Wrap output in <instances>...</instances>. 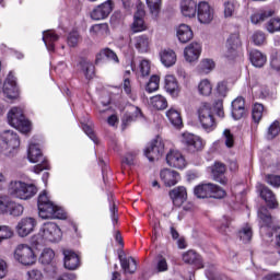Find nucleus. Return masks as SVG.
Returning <instances> with one entry per match:
<instances>
[{
    "mask_svg": "<svg viewBox=\"0 0 280 280\" xmlns=\"http://www.w3.org/2000/svg\"><path fill=\"white\" fill-rule=\"evenodd\" d=\"M276 11L270 7H266L260 9L258 12L254 13L250 16V21L254 25H258V23H264V21H268L271 16H275Z\"/></svg>",
    "mask_w": 280,
    "mask_h": 280,
    "instance_id": "obj_26",
    "label": "nucleus"
},
{
    "mask_svg": "<svg viewBox=\"0 0 280 280\" xmlns=\"http://www.w3.org/2000/svg\"><path fill=\"white\" fill-rule=\"evenodd\" d=\"M238 236L243 244H248L253 240V229L250 226H245L238 232Z\"/></svg>",
    "mask_w": 280,
    "mask_h": 280,
    "instance_id": "obj_54",
    "label": "nucleus"
},
{
    "mask_svg": "<svg viewBox=\"0 0 280 280\" xmlns=\"http://www.w3.org/2000/svg\"><path fill=\"white\" fill-rule=\"evenodd\" d=\"M166 117L171 121L175 128H179V126H183V118L180 117V113L178 110L171 108L166 112Z\"/></svg>",
    "mask_w": 280,
    "mask_h": 280,
    "instance_id": "obj_40",
    "label": "nucleus"
},
{
    "mask_svg": "<svg viewBox=\"0 0 280 280\" xmlns=\"http://www.w3.org/2000/svg\"><path fill=\"white\" fill-rule=\"evenodd\" d=\"M164 89L172 97H178L180 93V88L178 86V81L172 74H168L164 79Z\"/></svg>",
    "mask_w": 280,
    "mask_h": 280,
    "instance_id": "obj_30",
    "label": "nucleus"
},
{
    "mask_svg": "<svg viewBox=\"0 0 280 280\" xmlns=\"http://www.w3.org/2000/svg\"><path fill=\"white\" fill-rule=\"evenodd\" d=\"M266 30L269 34H275V32H280V18H272L266 24Z\"/></svg>",
    "mask_w": 280,
    "mask_h": 280,
    "instance_id": "obj_53",
    "label": "nucleus"
},
{
    "mask_svg": "<svg viewBox=\"0 0 280 280\" xmlns=\"http://www.w3.org/2000/svg\"><path fill=\"white\" fill-rule=\"evenodd\" d=\"M184 264H188L189 266H194L195 268H205V264L202 262V256H200L196 250H188L183 254Z\"/></svg>",
    "mask_w": 280,
    "mask_h": 280,
    "instance_id": "obj_25",
    "label": "nucleus"
},
{
    "mask_svg": "<svg viewBox=\"0 0 280 280\" xmlns=\"http://www.w3.org/2000/svg\"><path fill=\"white\" fill-rule=\"evenodd\" d=\"M142 113H141V108L137 107V106H130V112H126L122 116V129L126 130V128H128V126H130V124H132V121H137V119H139V117H141Z\"/></svg>",
    "mask_w": 280,
    "mask_h": 280,
    "instance_id": "obj_28",
    "label": "nucleus"
},
{
    "mask_svg": "<svg viewBox=\"0 0 280 280\" xmlns=\"http://www.w3.org/2000/svg\"><path fill=\"white\" fill-rule=\"evenodd\" d=\"M3 91L9 100H16V97H19V90L16 89V78H14L12 72L9 73L8 78L4 81Z\"/></svg>",
    "mask_w": 280,
    "mask_h": 280,
    "instance_id": "obj_20",
    "label": "nucleus"
},
{
    "mask_svg": "<svg viewBox=\"0 0 280 280\" xmlns=\"http://www.w3.org/2000/svg\"><path fill=\"white\" fill-rule=\"evenodd\" d=\"M14 259L23 266H33V264H36V254L28 245L20 244L14 250Z\"/></svg>",
    "mask_w": 280,
    "mask_h": 280,
    "instance_id": "obj_6",
    "label": "nucleus"
},
{
    "mask_svg": "<svg viewBox=\"0 0 280 280\" xmlns=\"http://www.w3.org/2000/svg\"><path fill=\"white\" fill-rule=\"evenodd\" d=\"M180 143L188 152L191 153L200 152V150H202V139L194 133H182Z\"/></svg>",
    "mask_w": 280,
    "mask_h": 280,
    "instance_id": "obj_11",
    "label": "nucleus"
},
{
    "mask_svg": "<svg viewBox=\"0 0 280 280\" xmlns=\"http://www.w3.org/2000/svg\"><path fill=\"white\" fill-rule=\"evenodd\" d=\"M260 197L265 200L269 209H277V207H279L275 192H272V190L267 186H260Z\"/></svg>",
    "mask_w": 280,
    "mask_h": 280,
    "instance_id": "obj_31",
    "label": "nucleus"
},
{
    "mask_svg": "<svg viewBox=\"0 0 280 280\" xmlns=\"http://www.w3.org/2000/svg\"><path fill=\"white\" fill-rule=\"evenodd\" d=\"M235 12V5L232 2H225L224 3V16H233V13Z\"/></svg>",
    "mask_w": 280,
    "mask_h": 280,
    "instance_id": "obj_64",
    "label": "nucleus"
},
{
    "mask_svg": "<svg viewBox=\"0 0 280 280\" xmlns=\"http://www.w3.org/2000/svg\"><path fill=\"white\" fill-rule=\"evenodd\" d=\"M270 67L275 71H280V51L272 49L270 54Z\"/></svg>",
    "mask_w": 280,
    "mask_h": 280,
    "instance_id": "obj_52",
    "label": "nucleus"
},
{
    "mask_svg": "<svg viewBox=\"0 0 280 280\" xmlns=\"http://www.w3.org/2000/svg\"><path fill=\"white\" fill-rule=\"evenodd\" d=\"M163 152H165V144L161 138L153 139L149 145L144 150V156L150 161V163H154V161H159L163 156Z\"/></svg>",
    "mask_w": 280,
    "mask_h": 280,
    "instance_id": "obj_10",
    "label": "nucleus"
},
{
    "mask_svg": "<svg viewBox=\"0 0 280 280\" xmlns=\"http://www.w3.org/2000/svg\"><path fill=\"white\" fill-rule=\"evenodd\" d=\"M27 159L31 163H38L42 161L40 164L34 166L35 174H40L44 170H49V163L43 160V152L38 144H30L27 151Z\"/></svg>",
    "mask_w": 280,
    "mask_h": 280,
    "instance_id": "obj_7",
    "label": "nucleus"
},
{
    "mask_svg": "<svg viewBox=\"0 0 280 280\" xmlns=\"http://www.w3.org/2000/svg\"><path fill=\"white\" fill-rule=\"evenodd\" d=\"M168 196L175 207H182L183 202L187 200V189L178 186L168 192Z\"/></svg>",
    "mask_w": 280,
    "mask_h": 280,
    "instance_id": "obj_24",
    "label": "nucleus"
},
{
    "mask_svg": "<svg viewBox=\"0 0 280 280\" xmlns=\"http://www.w3.org/2000/svg\"><path fill=\"white\" fill-rule=\"evenodd\" d=\"M133 45L138 51L145 54L150 47V37L148 35H139L133 38Z\"/></svg>",
    "mask_w": 280,
    "mask_h": 280,
    "instance_id": "obj_37",
    "label": "nucleus"
},
{
    "mask_svg": "<svg viewBox=\"0 0 280 280\" xmlns=\"http://www.w3.org/2000/svg\"><path fill=\"white\" fill-rule=\"evenodd\" d=\"M258 220L260 224V234L267 237H272V231H275V224L272 222V215L268 208L260 207L258 209Z\"/></svg>",
    "mask_w": 280,
    "mask_h": 280,
    "instance_id": "obj_9",
    "label": "nucleus"
},
{
    "mask_svg": "<svg viewBox=\"0 0 280 280\" xmlns=\"http://www.w3.org/2000/svg\"><path fill=\"white\" fill-rule=\"evenodd\" d=\"M197 115L203 130L207 132H212V130H215L218 122H215V116L213 115V108L211 107V104H201L197 110Z\"/></svg>",
    "mask_w": 280,
    "mask_h": 280,
    "instance_id": "obj_4",
    "label": "nucleus"
},
{
    "mask_svg": "<svg viewBox=\"0 0 280 280\" xmlns=\"http://www.w3.org/2000/svg\"><path fill=\"white\" fill-rule=\"evenodd\" d=\"M252 40L254 45L260 47V45H264V43H266V34L261 31H256L252 36Z\"/></svg>",
    "mask_w": 280,
    "mask_h": 280,
    "instance_id": "obj_56",
    "label": "nucleus"
},
{
    "mask_svg": "<svg viewBox=\"0 0 280 280\" xmlns=\"http://www.w3.org/2000/svg\"><path fill=\"white\" fill-rule=\"evenodd\" d=\"M249 56V62L253 65V67H256V69H261L268 62V57L264 52L257 49H252L248 52Z\"/></svg>",
    "mask_w": 280,
    "mask_h": 280,
    "instance_id": "obj_29",
    "label": "nucleus"
},
{
    "mask_svg": "<svg viewBox=\"0 0 280 280\" xmlns=\"http://www.w3.org/2000/svg\"><path fill=\"white\" fill-rule=\"evenodd\" d=\"M242 47V40L240 39L238 33H233L226 40V52L224 54L225 58H234L237 55V49Z\"/></svg>",
    "mask_w": 280,
    "mask_h": 280,
    "instance_id": "obj_17",
    "label": "nucleus"
},
{
    "mask_svg": "<svg viewBox=\"0 0 280 280\" xmlns=\"http://www.w3.org/2000/svg\"><path fill=\"white\" fill-rule=\"evenodd\" d=\"M266 180L271 187H280V175H266Z\"/></svg>",
    "mask_w": 280,
    "mask_h": 280,
    "instance_id": "obj_62",
    "label": "nucleus"
},
{
    "mask_svg": "<svg viewBox=\"0 0 280 280\" xmlns=\"http://www.w3.org/2000/svg\"><path fill=\"white\" fill-rule=\"evenodd\" d=\"M63 266L67 270H78L80 268V256L71 249H63Z\"/></svg>",
    "mask_w": 280,
    "mask_h": 280,
    "instance_id": "obj_18",
    "label": "nucleus"
},
{
    "mask_svg": "<svg viewBox=\"0 0 280 280\" xmlns=\"http://www.w3.org/2000/svg\"><path fill=\"white\" fill-rule=\"evenodd\" d=\"M132 32H145L148 30V26H145V22L143 21V18L138 16V14L133 18V23L131 26Z\"/></svg>",
    "mask_w": 280,
    "mask_h": 280,
    "instance_id": "obj_47",
    "label": "nucleus"
},
{
    "mask_svg": "<svg viewBox=\"0 0 280 280\" xmlns=\"http://www.w3.org/2000/svg\"><path fill=\"white\" fill-rule=\"evenodd\" d=\"M113 12V0H107L91 12L93 21H104Z\"/></svg>",
    "mask_w": 280,
    "mask_h": 280,
    "instance_id": "obj_14",
    "label": "nucleus"
},
{
    "mask_svg": "<svg viewBox=\"0 0 280 280\" xmlns=\"http://www.w3.org/2000/svg\"><path fill=\"white\" fill-rule=\"evenodd\" d=\"M82 130L85 132L86 136L94 142L97 143V136H95V131L89 125H82Z\"/></svg>",
    "mask_w": 280,
    "mask_h": 280,
    "instance_id": "obj_63",
    "label": "nucleus"
},
{
    "mask_svg": "<svg viewBox=\"0 0 280 280\" xmlns=\"http://www.w3.org/2000/svg\"><path fill=\"white\" fill-rule=\"evenodd\" d=\"M8 121L10 126L20 130V132H23L24 135H27V132L32 130V122L25 118L23 109L20 107H12L10 109L8 113Z\"/></svg>",
    "mask_w": 280,
    "mask_h": 280,
    "instance_id": "obj_3",
    "label": "nucleus"
},
{
    "mask_svg": "<svg viewBox=\"0 0 280 280\" xmlns=\"http://www.w3.org/2000/svg\"><path fill=\"white\" fill-rule=\"evenodd\" d=\"M104 58H107V60H112V62L119 65V57H117V54L113 51L110 48H105L96 55V65H100V62H102Z\"/></svg>",
    "mask_w": 280,
    "mask_h": 280,
    "instance_id": "obj_35",
    "label": "nucleus"
},
{
    "mask_svg": "<svg viewBox=\"0 0 280 280\" xmlns=\"http://www.w3.org/2000/svg\"><path fill=\"white\" fill-rule=\"evenodd\" d=\"M14 235V232L10 226L0 225V244L3 240H10Z\"/></svg>",
    "mask_w": 280,
    "mask_h": 280,
    "instance_id": "obj_57",
    "label": "nucleus"
},
{
    "mask_svg": "<svg viewBox=\"0 0 280 280\" xmlns=\"http://www.w3.org/2000/svg\"><path fill=\"white\" fill-rule=\"evenodd\" d=\"M265 113H266V109L264 108V104L255 103L253 105V109H252V119H253L254 124H259V121H261Z\"/></svg>",
    "mask_w": 280,
    "mask_h": 280,
    "instance_id": "obj_39",
    "label": "nucleus"
},
{
    "mask_svg": "<svg viewBox=\"0 0 280 280\" xmlns=\"http://www.w3.org/2000/svg\"><path fill=\"white\" fill-rule=\"evenodd\" d=\"M54 257H56L54 249L45 248L39 257V261L47 266L50 261H54Z\"/></svg>",
    "mask_w": 280,
    "mask_h": 280,
    "instance_id": "obj_51",
    "label": "nucleus"
},
{
    "mask_svg": "<svg viewBox=\"0 0 280 280\" xmlns=\"http://www.w3.org/2000/svg\"><path fill=\"white\" fill-rule=\"evenodd\" d=\"M151 106L156 108V110H165V108H167V100L162 95L152 96Z\"/></svg>",
    "mask_w": 280,
    "mask_h": 280,
    "instance_id": "obj_43",
    "label": "nucleus"
},
{
    "mask_svg": "<svg viewBox=\"0 0 280 280\" xmlns=\"http://www.w3.org/2000/svg\"><path fill=\"white\" fill-rule=\"evenodd\" d=\"M156 270L158 272H167L168 270L167 259L163 255L158 256Z\"/></svg>",
    "mask_w": 280,
    "mask_h": 280,
    "instance_id": "obj_58",
    "label": "nucleus"
},
{
    "mask_svg": "<svg viewBox=\"0 0 280 280\" xmlns=\"http://www.w3.org/2000/svg\"><path fill=\"white\" fill-rule=\"evenodd\" d=\"M222 139L226 148H233L235 145V136L231 132V129H224Z\"/></svg>",
    "mask_w": 280,
    "mask_h": 280,
    "instance_id": "obj_55",
    "label": "nucleus"
},
{
    "mask_svg": "<svg viewBox=\"0 0 280 280\" xmlns=\"http://www.w3.org/2000/svg\"><path fill=\"white\" fill-rule=\"evenodd\" d=\"M161 1L162 0H147V5L153 19H156V16H159V13L161 12Z\"/></svg>",
    "mask_w": 280,
    "mask_h": 280,
    "instance_id": "obj_48",
    "label": "nucleus"
},
{
    "mask_svg": "<svg viewBox=\"0 0 280 280\" xmlns=\"http://www.w3.org/2000/svg\"><path fill=\"white\" fill-rule=\"evenodd\" d=\"M280 135V121L275 120L267 129L266 139L268 141H272V139H276V137H279Z\"/></svg>",
    "mask_w": 280,
    "mask_h": 280,
    "instance_id": "obj_42",
    "label": "nucleus"
},
{
    "mask_svg": "<svg viewBox=\"0 0 280 280\" xmlns=\"http://www.w3.org/2000/svg\"><path fill=\"white\" fill-rule=\"evenodd\" d=\"M24 211H25V208L23 207V205L11 199V203L8 210L9 215H12L13 218H21Z\"/></svg>",
    "mask_w": 280,
    "mask_h": 280,
    "instance_id": "obj_41",
    "label": "nucleus"
},
{
    "mask_svg": "<svg viewBox=\"0 0 280 280\" xmlns=\"http://www.w3.org/2000/svg\"><path fill=\"white\" fill-rule=\"evenodd\" d=\"M37 207L39 211V218L43 220H63V218H67L65 210L49 200L46 191L39 194L37 199Z\"/></svg>",
    "mask_w": 280,
    "mask_h": 280,
    "instance_id": "obj_1",
    "label": "nucleus"
},
{
    "mask_svg": "<svg viewBox=\"0 0 280 280\" xmlns=\"http://www.w3.org/2000/svg\"><path fill=\"white\" fill-rule=\"evenodd\" d=\"M77 67L83 73L85 80H93L95 78V66L90 60L81 59Z\"/></svg>",
    "mask_w": 280,
    "mask_h": 280,
    "instance_id": "obj_27",
    "label": "nucleus"
},
{
    "mask_svg": "<svg viewBox=\"0 0 280 280\" xmlns=\"http://www.w3.org/2000/svg\"><path fill=\"white\" fill-rule=\"evenodd\" d=\"M91 32L98 35L106 34L108 32V24H95L92 26Z\"/></svg>",
    "mask_w": 280,
    "mask_h": 280,
    "instance_id": "obj_61",
    "label": "nucleus"
},
{
    "mask_svg": "<svg viewBox=\"0 0 280 280\" xmlns=\"http://www.w3.org/2000/svg\"><path fill=\"white\" fill-rule=\"evenodd\" d=\"M161 62L164 67H174L176 65V52L172 49H165L160 54Z\"/></svg>",
    "mask_w": 280,
    "mask_h": 280,
    "instance_id": "obj_36",
    "label": "nucleus"
},
{
    "mask_svg": "<svg viewBox=\"0 0 280 280\" xmlns=\"http://www.w3.org/2000/svg\"><path fill=\"white\" fill-rule=\"evenodd\" d=\"M177 38L180 43H189L194 38V32L187 24H180L177 30Z\"/></svg>",
    "mask_w": 280,
    "mask_h": 280,
    "instance_id": "obj_34",
    "label": "nucleus"
},
{
    "mask_svg": "<svg viewBox=\"0 0 280 280\" xmlns=\"http://www.w3.org/2000/svg\"><path fill=\"white\" fill-rule=\"evenodd\" d=\"M80 40V34L77 31H72L68 35L69 47H77Z\"/></svg>",
    "mask_w": 280,
    "mask_h": 280,
    "instance_id": "obj_59",
    "label": "nucleus"
},
{
    "mask_svg": "<svg viewBox=\"0 0 280 280\" xmlns=\"http://www.w3.org/2000/svg\"><path fill=\"white\" fill-rule=\"evenodd\" d=\"M26 275L28 280H43V271L40 269H31Z\"/></svg>",
    "mask_w": 280,
    "mask_h": 280,
    "instance_id": "obj_60",
    "label": "nucleus"
},
{
    "mask_svg": "<svg viewBox=\"0 0 280 280\" xmlns=\"http://www.w3.org/2000/svg\"><path fill=\"white\" fill-rule=\"evenodd\" d=\"M215 16V11L211 5L208 4V2H199L197 7V19L199 23L203 25H209L211 21H213V18Z\"/></svg>",
    "mask_w": 280,
    "mask_h": 280,
    "instance_id": "obj_13",
    "label": "nucleus"
},
{
    "mask_svg": "<svg viewBox=\"0 0 280 280\" xmlns=\"http://www.w3.org/2000/svg\"><path fill=\"white\" fill-rule=\"evenodd\" d=\"M0 141L1 145L4 150H9V152H12V150H16L19 145H21V140H19V135L12 130H4L0 135Z\"/></svg>",
    "mask_w": 280,
    "mask_h": 280,
    "instance_id": "obj_12",
    "label": "nucleus"
},
{
    "mask_svg": "<svg viewBox=\"0 0 280 280\" xmlns=\"http://www.w3.org/2000/svg\"><path fill=\"white\" fill-rule=\"evenodd\" d=\"M150 61L142 60L139 63V72H138V80H145V78H150Z\"/></svg>",
    "mask_w": 280,
    "mask_h": 280,
    "instance_id": "obj_44",
    "label": "nucleus"
},
{
    "mask_svg": "<svg viewBox=\"0 0 280 280\" xmlns=\"http://www.w3.org/2000/svg\"><path fill=\"white\" fill-rule=\"evenodd\" d=\"M58 35L54 31L44 32L43 42L45 43L48 51H56V45Z\"/></svg>",
    "mask_w": 280,
    "mask_h": 280,
    "instance_id": "obj_38",
    "label": "nucleus"
},
{
    "mask_svg": "<svg viewBox=\"0 0 280 280\" xmlns=\"http://www.w3.org/2000/svg\"><path fill=\"white\" fill-rule=\"evenodd\" d=\"M198 91L200 95H205L206 97L211 95V91H213V86L211 85V82L207 79L200 81L198 85Z\"/></svg>",
    "mask_w": 280,
    "mask_h": 280,
    "instance_id": "obj_49",
    "label": "nucleus"
},
{
    "mask_svg": "<svg viewBox=\"0 0 280 280\" xmlns=\"http://www.w3.org/2000/svg\"><path fill=\"white\" fill-rule=\"evenodd\" d=\"M232 117L233 119H242L246 117V101L238 96L232 102Z\"/></svg>",
    "mask_w": 280,
    "mask_h": 280,
    "instance_id": "obj_22",
    "label": "nucleus"
},
{
    "mask_svg": "<svg viewBox=\"0 0 280 280\" xmlns=\"http://www.w3.org/2000/svg\"><path fill=\"white\" fill-rule=\"evenodd\" d=\"M166 163L170 167H175L176 170H185L187 167V161L179 151H170L166 155Z\"/></svg>",
    "mask_w": 280,
    "mask_h": 280,
    "instance_id": "obj_16",
    "label": "nucleus"
},
{
    "mask_svg": "<svg viewBox=\"0 0 280 280\" xmlns=\"http://www.w3.org/2000/svg\"><path fill=\"white\" fill-rule=\"evenodd\" d=\"M9 194L19 200H31L38 194V187L33 183H25L23 180H14L9 185Z\"/></svg>",
    "mask_w": 280,
    "mask_h": 280,
    "instance_id": "obj_2",
    "label": "nucleus"
},
{
    "mask_svg": "<svg viewBox=\"0 0 280 280\" xmlns=\"http://www.w3.org/2000/svg\"><path fill=\"white\" fill-rule=\"evenodd\" d=\"M34 229H36V219L23 218L16 225V233L20 237H27L30 233L34 232Z\"/></svg>",
    "mask_w": 280,
    "mask_h": 280,
    "instance_id": "obj_15",
    "label": "nucleus"
},
{
    "mask_svg": "<svg viewBox=\"0 0 280 280\" xmlns=\"http://www.w3.org/2000/svg\"><path fill=\"white\" fill-rule=\"evenodd\" d=\"M118 258L125 272H128L129 275H135V272H137V260H135L132 256L128 258L118 256Z\"/></svg>",
    "mask_w": 280,
    "mask_h": 280,
    "instance_id": "obj_33",
    "label": "nucleus"
},
{
    "mask_svg": "<svg viewBox=\"0 0 280 280\" xmlns=\"http://www.w3.org/2000/svg\"><path fill=\"white\" fill-rule=\"evenodd\" d=\"M161 82V78L156 74L151 75L149 82L147 83L145 91L148 93H154V91H159V84Z\"/></svg>",
    "mask_w": 280,
    "mask_h": 280,
    "instance_id": "obj_50",
    "label": "nucleus"
},
{
    "mask_svg": "<svg viewBox=\"0 0 280 280\" xmlns=\"http://www.w3.org/2000/svg\"><path fill=\"white\" fill-rule=\"evenodd\" d=\"M202 54V46L199 43H191L184 49V57L187 62H196Z\"/></svg>",
    "mask_w": 280,
    "mask_h": 280,
    "instance_id": "obj_21",
    "label": "nucleus"
},
{
    "mask_svg": "<svg viewBox=\"0 0 280 280\" xmlns=\"http://www.w3.org/2000/svg\"><path fill=\"white\" fill-rule=\"evenodd\" d=\"M212 172V178L217 183H220L221 185H226L229 183V179H226V165L222 162H215L214 165L211 168Z\"/></svg>",
    "mask_w": 280,
    "mask_h": 280,
    "instance_id": "obj_23",
    "label": "nucleus"
},
{
    "mask_svg": "<svg viewBox=\"0 0 280 280\" xmlns=\"http://www.w3.org/2000/svg\"><path fill=\"white\" fill-rule=\"evenodd\" d=\"M12 197L9 195H0V215H8Z\"/></svg>",
    "mask_w": 280,
    "mask_h": 280,
    "instance_id": "obj_45",
    "label": "nucleus"
},
{
    "mask_svg": "<svg viewBox=\"0 0 280 280\" xmlns=\"http://www.w3.org/2000/svg\"><path fill=\"white\" fill-rule=\"evenodd\" d=\"M180 12L183 16L191 19L196 16V12H198V4L194 0H183L180 2Z\"/></svg>",
    "mask_w": 280,
    "mask_h": 280,
    "instance_id": "obj_32",
    "label": "nucleus"
},
{
    "mask_svg": "<svg viewBox=\"0 0 280 280\" xmlns=\"http://www.w3.org/2000/svg\"><path fill=\"white\" fill-rule=\"evenodd\" d=\"M215 69V62L211 59H203L199 65V73H211Z\"/></svg>",
    "mask_w": 280,
    "mask_h": 280,
    "instance_id": "obj_46",
    "label": "nucleus"
},
{
    "mask_svg": "<svg viewBox=\"0 0 280 280\" xmlns=\"http://www.w3.org/2000/svg\"><path fill=\"white\" fill-rule=\"evenodd\" d=\"M194 195L196 198H215L222 199L226 196V191L220 186L208 183V184H199L194 188Z\"/></svg>",
    "mask_w": 280,
    "mask_h": 280,
    "instance_id": "obj_5",
    "label": "nucleus"
},
{
    "mask_svg": "<svg viewBox=\"0 0 280 280\" xmlns=\"http://www.w3.org/2000/svg\"><path fill=\"white\" fill-rule=\"evenodd\" d=\"M38 236L45 242H60L62 240V231L58 224L47 222L39 230Z\"/></svg>",
    "mask_w": 280,
    "mask_h": 280,
    "instance_id": "obj_8",
    "label": "nucleus"
},
{
    "mask_svg": "<svg viewBox=\"0 0 280 280\" xmlns=\"http://www.w3.org/2000/svg\"><path fill=\"white\" fill-rule=\"evenodd\" d=\"M160 178L164 183L165 187H174L180 180V174L178 172L164 168L160 172Z\"/></svg>",
    "mask_w": 280,
    "mask_h": 280,
    "instance_id": "obj_19",
    "label": "nucleus"
}]
</instances>
